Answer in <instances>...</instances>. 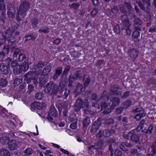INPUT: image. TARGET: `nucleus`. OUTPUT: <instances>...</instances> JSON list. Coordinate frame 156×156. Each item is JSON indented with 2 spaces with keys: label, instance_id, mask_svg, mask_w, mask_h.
Masks as SVG:
<instances>
[{
  "label": "nucleus",
  "instance_id": "f257e3e1",
  "mask_svg": "<svg viewBox=\"0 0 156 156\" xmlns=\"http://www.w3.org/2000/svg\"><path fill=\"white\" fill-rule=\"evenodd\" d=\"M90 105L87 99L83 100L81 98H78L74 106V110L75 112H79L81 108H83L84 113L86 114L91 115L93 112L90 109Z\"/></svg>",
  "mask_w": 156,
  "mask_h": 156
},
{
  "label": "nucleus",
  "instance_id": "f03ea898",
  "mask_svg": "<svg viewBox=\"0 0 156 156\" xmlns=\"http://www.w3.org/2000/svg\"><path fill=\"white\" fill-rule=\"evenodd\" d=\"M44 90L46 93H50L51 95L52 96L57 95L58 98L61 97L62 93V87L52 81H50L45 85Z\"/></svg>",
  "mask_w": 156,
  "mask_h": 156
},
{
  "label": "nucleus",
  "instance_id": "7ed1b4c3",
  "mask_svg": "<svg viewBox=\"0 0 156 156\" xmlns=\"http://www.w3.org/2000/svg\"><path fill=\"white\" fill-rule=\"evenodd\" d=\"M115 131L112 128H108L105 129H101L96 134L98 139L104 137L105 138L110 137L115 133Z\"/></svg>",
  "mask_w": 156,
  "mask_h": 156
},
{
  "label": "nucleus",
  "instance_id": "20e7f679",
  "mask_svg": "<svg viewBox=\"0 0 156 156\" xmlns=\"http://www.w3.org/2000/svg\"><path fill=\"white\" fill-rule=\"evenodd\" d=\"M82 78V73L81 70H76L74 74H71L69 75L68 77V83L71 84V85H74L75 87V81L77 79L81 80Z\"/></svg>",
  "mask_w": 156,
  "mask_h": 156
},
{
  "label": "nucleus",
  "instance_id": "39448f33",
  "mask_svg": "<svg viewBox=\"0 0 156 156\" xmlns=\"http://www.w3.org/2000/svg\"><path fill=\"white\" fill-rule=\"evenodd\" d=\"M33 73L31 71L28 72L25 74L24 76V80L26 81L27 84L30 83L32 80L33 81V83L34 87H36L38 84L37 81V77H33Z\"/></svg>",
  "mask_w": 156,
  "mask_h": 156
},
{
  "label": "nucleus",
  "instance_id": "423d86ee",
  "mask_svg": "<svg viewBox=\"0 0 156 156\" xmlns=\"http://www.w3.org/2000/svg\"><path fill=\"white\" fill-rule=\"evenodd\" d=\"M4 35L5 36L6 41H7L9 43H11L12 45L15 43L16 41V38L14 37L13 33L11 32L10 29L6 30L4 33Z\"/></svg>",
  "mask_w": 156,
  "mask_h": 156
},
{
  "label": "nucleus",
  "instance_id": "0eeeda50",
  "mask_svg": "<svg viewBox=\"0 0 156 156\" xmlns=\"http://www.w3.org/2000/svg\"><path fill=\"white\" fill-rule=\"evenodd\" d=\"M7 16L10 19H13L15 17L16 10L14 5L11 3H9L7 5Z\"/></svg>",
  "mask_w": 156,
  "mask_h": 156
},
{
  "label": "nucleus",
  "instance_id": "6e6552de",
  "mask_svg": "<svg viewBox=\"0 0 156 156\" xmlns=\"http://www.w3.org/2000/svg\"><path fill=\"white\" fill-rule=\"evenodd\" d=\"M103 120L101 117H99L96 121L93 122L92 124V128L90 131L93 134L97 132L99 127L102 124V121Z\"/></svg>",
  "mask_w": 156,
  "mask_h": 156
},
{
  "label": "nucleus",
  "instance_id": "1a4fd4ad",
  "mask_svg": "<svg viewBox=\"0 0 156 156\" xmlns=\"http://www.w3.org/2000/svg\"><path fill=\"white\" fill-rule=\"evenodd\" d=\"M30 6V4L28 1L24 0L21 2L18 10L26 15L27 12L29 10Z\"/></svg>",
  "mask_w": 156,
  "mask_h": 156
},
{
  "label": "nucleus",
  "instance_id": "9d476101",
  "mask_svg": "<svg viewBox=\"0 0 156 156\" xmlns=\"http://www.w3.org/2000/svg\"><path fill=\"white\" fill-rule=\"evenodd\" d=\"M139 52L135 48H132L128 51V56L133 62L136 60L138 55Z\"/></svg>",
  "mask_w": 156,
  "mask_h": 156
},
{
  "label": "nucleus",
  "instance_id": "9b49d317",
  "mask_svg": "<svg viewBox=\"0 0 156 156\" xmlns=\"http://www.w3.org/2000/svg\"><path fill=\"white\" fill-rule=\"evenodd\" d=\"M60 81L59 82L58 85L59 87L61 86L62 88V92L64 90L65 86L68 83V78H67V76L63 75H61L60 79Z\"/></svg>",
  "mask_w": 156,
  "mask_h": 156
},
{
  "label": "nucleus",
  "instance_id": "f8f14e48",
  "mask_svg": "<svg viewBox=\"0 0 156 156\" xmlns=\"http://www.w3.org/2000/svg\"><path fill=\"white\" fill-rule=\"evenodd\" d=\"M110 100L112 102V105L110 106L111 108L113 109L118 106L120 102V99L117 97H114L112 98L111 97Z\"/></svg>",
  "mask_w": 156,
  "mask_h": 156
},
{
  "label": "nucleus",
  "instance_id": "ddd939ff",
  "mask_svg": "<svg viewBox=\"0 0 156 156\" xmlns=\"http://www.w3.org/2000/svg\"><path fill=\"white\" fill-rule=\"evenodd\" d=\"M105 142L108 144H110L109 145L108 150L111 153V156H113V149L112 147V144L116 143V140L111 138H109L106 140Z\"/></svg>",
  "mask_w": 156,
  "mask_h": 156
},
{
  "label": "nucleus",
  "instance_id": "4468645a",
  "mask_svg": "<svg viewBox=\"0 0 156 156\" xmlns=\"http://www.w3.org/2000/svg\"><path fill=\"white\" fill-rule=\"evenodd\" d=\"M143 23L142 20L139 18L137 17L135 21L133 22V26L134 29L139 30L141 31V27H140Z\"/></svg>",
  "mask_w": 156,
  "mask_h": 156
},
{
  "label": "nucleus",
  "instance_id": "2eb2a0df",
  "mask_svg": "<svg viewBox=\"0 0 156 156\" xmlns=\"http://www.w3.org/2000/svg\"><path fill=\"white\" fill-rule=\"evenodd\" d=\"M85 90V89H83V85L79 83L76 86V87L73 91V93L76 95H79L83 92Z\"/></svg>",
  "mask_w": 156,
  "mask_h": 156
},
{
  "label": "nucleus",
  "instance_id": "dca6fc26",
  "mask_svg": "<svg viewBox=\"0 0 156 156\" xmlns=\"http://www.w3.org/2000/svg\"><path fill=\"white\" fill-rule=\"evenodd\" d=\"M52 67L51 63H49L48 65L45 67L41 72V76H48L50 72Z\"/></svg>",
  "mask_w": 156,
  "mask_h": 156
},
{
  "label": "nucleus",
  "instance_id": "f3484780",
  "mask_svg": "<svg viewBox=\"0 0 156 156\" xmlns=\"http://www.w3.org/2000/svg\"><path fill=\"white\" fill-rule=\"evenodd\" d=\"M67 87H68V89H67V87L66 88H65L64 89H65V91L63 93V97L64 98V99H66L71 91L73 90L75 87L74 85L72 86L71 84L69 83H68L67 85Z\"/></svg>",
  "mask_w": 156,
  "mask_h": 156
},
{
  "label": "nucleus",
  "instance_id": "a211bd4d",
  "mask_svg": "<svg viewBox=\"0 0 156 156\" xmlns=\"http://www.w3.org/2000/svg\"><path fill=\"white\" fill-rule=\"evenodd\" d=\"M8 148L11 151H14L18 147L17 141L15 140H12L9 141L8 144Z\"/></svg>",
  "mask_w": 156,
  "mask_h": 156
},
{
  "label": "nucleus",
  "instance_id": "6ab92c4d",
  "mask_svg": "<svg viewBox=\"0 0 156 156\" xmlns=\"http://www.w3.org/2000/svg\"><path fill=\"white\" fill-rule=\"evenodd\" d=\"M140 135L139 133H133L130 137V140L136 144H140Z\"/></svg>",
  "mask_w": 156,
  "mask_h": 156
},
{
  "label": "nucleus",
  "instance_id": "aec40b11",
  "mask_svg": "<svg viewBox=\"0 0 156 156\" xmlns=\"http://www.w3.org/2000/svg\"><path fill=\"white\" fill-rule=\"evenodd\" d=\"M48 81V78L46 77L45 76H41L39 78L38 82L39 87H44V88L45 86L44 85L46 84Z\"/></svg>",
  "mask_w": 156,
  "mask_h": 156
},
{
  "label": "nucleus",
  "instance_id": "412c9836",
  "mask_svg": "<svg viewBox=\"0 0 156 156\" xmlns=\"http://www.w3.org/2000/svg\"><path fill=\"white\" fill-rule=\"evenodd\" d=\"M62 71V68L58 67L55 70V73L52 76V78L54 80H57L58 77L61 75Z\"/></svg>",
  "mask_w": 156,
  "mask_h": 156
},
{
  "label": "nucleus",
  "instance_id": "4be33fe9",
  "mask_svg": "<svg viewBox=\"0 0 156 156\" xmlns=\"http://www.w3.org/2000/svg\"><path fill=\"white\" fill-rule=\"evenodd\" d=\"M9 67L6 65L5 64H0V70L3 75H6L9 73Z\"/></svg>",
  "mask_w": 156,
  "mask_h": 156
},
{
  "label": "nucleus",
  "instance_id": "5701e85b",
  "mask_svg": "<svg viewBox=\"0 0 156 156\" xmlns=\"http://www.w3.org/2000/svg\"><path fill=\"white\" fill-rule=\"evenodd\" d=\"M90 118L88 117H86L83 121V129L86 131L88 126L90 124Z\"/></svg>",
  "mask_w": 156,
  "mask_h": 156
},
{
  "label": "nucleus",
  "instance_id": "b1692460",
  "mask_svg": "<svg viewBox=\"0 0 156 156\" xmlns=\"http://www.w3.org/2000/svg\"><path fill=\"white\" fill-rule=\"evenodd\" d=\"M112 95L111 93H109L106 90H104L103 91V92L101 93L100 99H101L108 100H110L111 98L110 96H111Z\"/></svg>",
  "mask_w": 156,
  "mask_h": 156
},
{
  "label": "nucleus",
  "instance_id": "393cba45",
  "mask_svg": "<svg viewBox=\"0 0 156 156\" xmlns=\"http://www.w3.org/2000/svg\"><path fill=\"white\" fill-rule=\"evenodd\" d=\"M48 114H50L54 117L58 116V113L56 108L54 105H52L50 107L49 111L48 112Z\"/></svg>",
  "mask_w": 156,
  "mask_h": 156
},
{
  "label": "nucleus",
  "instance_id": "a878e982",
  "mask_svg": "<svg viewBox=\"0 0 156 156\" xmlns=\"http://www.w3.org/2000/svg\"><path fill=\"white\" fill-rule=\"evenodd\" d=\"M26 15L22 13L21 12L17 10L16 13V19L17 22H19L22 20V19L24 18L26 16Z\"/></svg>",
  "mask_w": 156,
  "mask_h": 156
},
{
  "label": "nucleus",
  "instance_id": "bb28decb",
  "mask_svg": "<svg viewBox=\"0 0 156 156\" xmlns=\"http://www.w3.org/2000/svg\"><path fill=\"white\" fill-rule=\"evenodd\" d=\"M19 26L20 25L17 23L16 22H14L11 25V29L9 27L6 30L10 29L11 32L14 33L15 31L18 28Z\"/></svg>",
  "mask_w": 156,
  "mask_h": 156
},
{
  "label": "nucleus",
  "instance_id": "cd10ccee",
  "mask_svg": "<svg viewBox=\"0 0 156 156\" xmlns=\"http://www.w3.org/2000/svg\"><path fill=\"white\" fill-rule=\"evenodd\" d=\"M132 105V101L129 99L124 101L122 104V106L125 110L128 109Z\"/></svg>",
  "mask_w": 156,
  "mask_h": 156
},
{
  "label": "nucleus",
  "instance_id": "c85d7f7f",
  "mask_svg": "<svg viewBox=\"0 0 156 156\" xmlns=\"http://www.w3.org/2000/svg\"><path fill=\"white\" fill-rule=\"evenodd\" d=\"M20 66L22 71L24 72H26L29 68V65L26 62L24 61Z\"/></svg>",
  "mask_w": 156,
  "mask_h": 156
},
{
  "label": "nucleus",
  "instance_id": "c756f323",
  "mask_svg": "<svg viewBox=\"0 0 156 156\" xmlns=\"http://www.w3.org/2000/svg\"><path fill=\"white\" fill-rule=\"evenodd\" d=\"M146 115V113L144 112H139L134 116V118L136 119V121H139L142 118L145 117Z\"/></svg>",
  "mask_w": 156,
  "mask_h": 156
},
{
  "label": "nucleus",
  "instance_id": "7c9ffc66",
  "mask_svg": "<svg viewBox=\"0 0 156 156\" xmlns=\"http://www.w3.org/2000/svg\"><path fill=\"white\" fill-rule=\"evenodd\" d=\"M133 33L132 36L133 38H136V40H135V42H139L140 40L138 39L140 34V32L139 31V30L135 29Z\"/></svg>",
  "mask_w": 156,
  "mask_h": 156
},
{
  "label": "nucleus",
  "instance_id": "2f4dec72",
  "mask_svg": "<svg viewBox=\"0 0 156 156\" xmlns=\"http://www.w3.org/2000/svg\"><path fill=\"white\" fill-rule=\"evenodd\" d=\"M65 107H68L67 104L66 102L60 103L58 105L57 107L59 110V115H61V112Z\"/></svg>",
  "mask_w": 156,
  "mask_h": 156
},
{
  "label": "nucleus",
  "instance_id": "473e14b6",
  "mask_svg": "<svg viewBox=\"0 0 156 156\" xmlns=\"http://www.w3.org/2000/svg\"><path fill=\"white\" fill-rule=\"evenodd\" d=\"M30 22L32 28H35L38 23V20L36 17L33 18L30 20Z\"/></svg>",
  "mask_w": 156,
  "mask_h": 156
},
{
  "label": "nucleus",
  "instance_id": "72a5a7b5",
  "mask_svg": "<svg viewBox=\"0 0 156 156\" xmlns=\"http://www.w3.org/2000/svg\"><path fill=\"white\" fill-rule=\"evenodd\" d=\"M9 136H3L0 138V142L3 145L8 144L9 140Z\"/></svg>",
  "mask_w": 156,
  "mask_h": 156
},
{
  "label": "nucleus",
  "instance_id": "f704fd0d",
  "mask_svg": "<svg viewBox=\"0 0 156 156\" xmlns=\"http://www.w3.org/2000/svg\"><path fill=\"white\" fill-rule=\"evenodd\" d=\"M1 156H10V154L9 151L5 148H2L0 152Z\"/></svg>",
  "mask_w": 156,
  "mask_h": 156
},
{
  "label": "nucleus",
  "instance_id": "c9c22d12",
  "mask_svg": "<svg viewBox=\"0 0 156 156\" xmlns=\"http://www.w3.org/2000/svg\"><path fill=\"white\" fill-rule=\"evenodd\" d=\"M46 63L42 61H38L35 66V68L36 69H41L43 68V67L45 66L46 65Z\"/></svg>",
  "mask_w": 156,
  "mask_h": 156
},
{
  "label": "nucleus",
  "instance_id": "e433bc0d",
  "mask_svg": "<svg viewBox=\"0 0 156 156\" xmlns=\"http://www.w3.org/2000/svg\"><path fill=\"white\" fill-rule=\"evenodd\" d=\"M104 142L103 140H100L95 144L96 149H102L104 145Z\"/></svg>",
  "mask_w": 156,
  "mask_h": 156
},
{
  "label": "nucleus",
  "instance_id": "4c0bfd02",
  "mask_svg": "<svg viewBox=\"0 0 156 156\" xmlns=\"http://www.w3.org/2000/svg\"><path fill=\"white\" fill-rule=\"evenodd\" d=\"M22 72V71L20 65H18L17 66L13 68V73L15 75L19 74Z\"/></svg>",
  "mask_w": 156,
  "mask_h": 156
},
{
  "label": "nucleus",
  "instance_id": "58836bf2",
  "mask_svg": "<svg viewBox=\"0 0 156 156\" xmlns=\"http://www.w3.org/2000/svg\"><path fill=\"white\" fill-rule=\"evenodd\" d=\"M113 30L114 32L117 34H120L121 33V29L119 24H117L113 27Z\"/></svg>",
  "mask_w": 156,
  "mask_h": 156
},
{
  "label": "nucleus",
  "instance_id": "ea45409f",
  "mask_svg": "<svg viewBox=\"0 0 156 156\" xmlns=\"http://www.w3.org/2000/svg\"><path fill=\"white\" fill-rule=\"evenodd\" d=\"M124 109L122 106H119L115 108V112L117 115L121 114L122 113Z\"/></svg>",
  "mask_w": 156,
  "mask_h": 156
},
{
  "label": "nucleus",
  "instance_id": "a19ab883",
  "mask_svg": "<svg viewBox=\"0 0 156 156\" xmlns=\"http://www.w3.org/2000/svg\"><path fill=\"white\" fill-rule=\"evenodd\" d=\"M156 84V79L153 77L149 78L147 81V84L148 86H151V85Z\"/></svg>",
  "mask_w": 156,
  "mask_h": 156
},
{
  "label": "nucleus",
  "instance_id": "79ce46f5",
  "mask_svg": "<svg viewBox=\"0 0 156 156\" xmlns=\"http://www.w3.org/2000/svg\"><path fill=\"white\" fill-rule=\"evenodd\" d=\"M13 83L15 86H17L20 84L22 83L23 81L22 79L15 78L13 80Z\"/></svg>",
  "mask_w": 156,
  "mask_h": 156
},
{
  "label": "nucleus",
  "instance_id": "37998d69",
  "mask_svg": "<svg viewBox=\"0 0 156 156\" xmlns=\"http://www.w3.org/2000/svg\"><path fill=\"white\" fill-rule=\"evenodd\" d=\"M5 10H2L1 15L0 16V21L2 23H5Z\"/></svg>",
  "mask_w": 156,
  "mask_h": 156
},
{
  "label": "nucleus",
  "instance_id": "c03bdc74",
  "mask_svg": "<svg viewBox=\"0 0 156 156\" xmlns=\"http://www.w3.org/2000/svg\"><path fill=\"white\" fill-rule=\"evenodd\" d=\"M90 81L91 79L89 76H88L85 79L83 83L84 88V89H85L86 88L88 87Z\"/></svg>",
  "mask_w": 156,
  "mask_h": 156
},
{
  "label": "nucleus",
  "instance_id": "a18cd8bd",
  "mask_svg": "<svg viewBox=\"0 0 156 156\" xmlns=\"http://www.w3.org/2000/svg\"><path fill=\"white\" fill-rule=\"evenodd\" d=\"M34 87L32 84L29 83L28 85V90L27 93L28 95L31 94V93L34 91Z\"/></svg>",
  "mask_w": 156,
  "mask_h": 156
},
{
  "label": "nucleus",
  "instance_id": "49530a36",
  "mask_svg": "<svg viewBox=\"0 0 156 156\" xmlns=\"http://www.w3.org/2000/svg\"><path fill=\"white\" fill-rule=\"evenodd\" d=\"M8 84V81L5 79L3 78H0V86L5 87Z\"/></svg>",
  "mask_w": 156,
  "mask_h": 156
},
{
  "label": "nucleus",
  "instance_id": "de8ad7c7",
  "mask_svg": "<svg viewBox=\"0 0 156 156\" xmlns=\"http://www.w3.org/2000/svg\"><path fill=\"white\" fill-rule=\"evenodd\" d=\"M124 4L126 8V7L127 9L128 12H131L133 9L131 3L128 2H124Z\"/></svg>",
  "mask_w": 156,
  "mask_h": 156
},
{
  "label": "nucleus",
  "instance_id": "09e8293b",
  "mask_svg": "<svg viewBox=\"0 0 156 156\" xmlns=\"http://www.w3.org/2000/svg\"><path fill=\"white\" fill-rule=\"evenodd\" d=\"M44 97V94L42 92H38L35 94V98L37 100H41Z\"/></svg>",
  "mask_w": 156,
  "mask_h": 156
},
{
  "label": "nucleus",
  "instance_id": "8fccbe9b",
  "mask_svg": "<svg viewBox=\"0 0 156 156\" xmlns=\"http://www.w3.org/2000/svg\"><path fill=\"white\" fill-rule=\"evenodd\" d=\"M71 66L69 65H68L63 70V71L62 72L61 75L64 76H67L68 75V73L70 69Z\"/></svg>",
  "mask_w": 156,
  "mask_h": 156
},
{
  "label": "nucleus",
  "instance_id": "3c124183",
  "mask_svg": "<svg viewBox=\"0 0 156 156\" xmlns=\"http://www.w3.org/2000/svg\"><path fill=\"white\" fill-rule=\"evenodd\" d=\"M122 154H123L121 151L116 149L114 151V150H113V156H122ZM110 156H111V154Z\"/></svg>",
  "mask_w": 156,
  "mask_h": 156
},
{
  "label": "nucleus",
  "instance_id": "603ef678",
  "mask_svg": "<svg viewBox=\"0 0 156 156\" xmlns=\"http://www.w3.org/2000/svg\"><path fill=\"white\" fill-rule=\"evenodd\" d=\"M115 121L114 120L111 118H109L106 119L105 122V123L106 125L109 126L111 124L114 123Z\"/></svg>",
  "mask_w": 156,
  "mask_h": 156
},
{
  "label": "nucleus",
  "instance_id": "864d4df0",
  "mask_svg": "<svg viewBox=\"0 0 156 156\" xmlns=\"http://www.w3.org/2000/svg\"><path fill=\"white\" fill-rule=\"evenodd\" d=\"M110 88L109 90L110 93H111L116 90H119L120 87L118 85L113 84L110 86Z\"/></svg>",
  "mask_w": 156,
  "mask_h": 156
},
{
  "label": "nucleus",
  "instance_id": "5fc2aeb1",
  "mask_svg": "<svg viewBox=\"0 0 156 156\" xmlns=\"http://www.w3.org/2000/svg\"><path fill=\"white\" fill-rule=\"evenodd\" d=\"M151 148L152 149V152L155 155L156 154V140L152 143Z\"/></svg>",
  "mask_w": 156,
  "mask_h": 156
},
{
  "label": "nucleus",
  "instance_id": "6e6d98bb",
  "mask_svg": "<svg viewBox=\"0 0 156 156\" xmlns=\"http://www.w3.org/2000/svg\"><path fill=\"white\" fill-rule=\"evenodd\" d=\"M91 99L95 101H99L100 100V97H99L96 93H94L92 94L91 97Z\"/></svg>",
  "mask_w": 156,
  "mask_h": 156
},
{
  "label": "nucleus",
  "instance_id": "4d7b16f0",
  "mask_svg": "<svg viewBox=\"0 0 156 156\" xmlns=\"http://www.w3.org/2000/svg\"><path fill=\"white\" fill-rule=\"evenodd\" d=\"M34 152V149L31 148H27L23 152L26 154L27 155H29L33 153Z\"/></svg>",
  "mask_w": 156,
  "mask_h": 156
},
{
  "label": "nucleus",
  "instance_id": "13d9d810",
  "mask_svg": "<svg viewBox=\"0 0 156 156\" xmlns=\"http://www.w3.org/2000/svg\"><path fill=\"white\" fill-rule=\"evenodd\" d=\"M39 103H35L32 104L31 107L34 108V109H39L40 110L42 109V108L41 106L39 105Z\"/></svg>",
  "mask_w": 156,
  "mask_h": 156
},
{
  "label": "nucleus",
  "instance_id": "bf43d9fd",
  "mask_svg": "<svg viewBox=\"0 0 156 156\" xmlns=\"http://www.w3.org/2000/svg\"><path fill=\"white\" fill-rule=\"evenodd\" d=\"M99 12L97 8H94L91 11L90 15L93 18L95 17Z\"/></svg>",
  "mask_w": 156,
  "mask_h": 156
},
{
  "label": "nucleus",
  "instance_id": "052dcab7",
  "mask_svg": "<svg viewBox=\"0 0 156 156\" xmlns=\"http://www.w3.org/2000/svg\"><path fill=\"white\" fill-rule=\"evenodd\" d=\"M9 45H5L2 49V51H1L2 53H4V54L7 55L8 54L9 51Z\"/></svg>",
  "mask_w": 156,
  "mask_h": 156
},
{
  "label": "nucleus",
  "instance_id": "680f3d73",
  "mask_svg": "<svg viewBox=\"0 0 156 156\" xmlns=\"http://www.w3.org/2000/svg\"><path fill=\"white\" fill-rule=\"evenodd\" d=\"M119 9L120 11V12L124 14V15L127 14V10L126 9V7L125 5H122L120 7Z\"/></svg>",
  "mask_w": 156,
  "mask_h": 156
},
{
  "label": "nucleus",
  "instance_id": "e2e57ef3",
  "mask_svg": "<svg viewBox=\"0 0 156 156\" xmlns=\"http://www.w3.org/2000/svg\"><path fill=\"white\" fill-rule=\"evenodd\" d=\"M24 38H27V40L29 41L30 40L35 41L36 39V37L33 35L30 34L25 35Z\"/></svg>",
  "mask_w": 156,
  "mask_h": 156
},
{
  "label": "nucleus",
  "instance_id": "0e129e2a",
  "mask_svg": "<svg viewBox=\"0 0 156 156\" xmlns=\"http://www.w3.org/2000/svg\"><path fill=\"white\" fill-rule=\"evenodd\" d=\"M2 34V38L0 37V47L6 42L5 36L4 35L3 33Z\"/></svg>",
  "mask_w": 156,
  "mask_h": 156
},
{
  "label": "nucleus",
  "instance_id": "69168bd1",
  "mask_svg": "<svg viewBox=\"0 0 156 156\" xmlns=\"http://www.w3.org/2000/svg\"><path fill=\"white\" fill-rule=\"evenodd\" d=\"M26 57L24 54L20 53L19 55V57L16 59L19 62H21L23 61V60L25 59Z\"/></svg>",
  "mask_w": 156,
  "mask_h": 156
},
{
  "label": "nucleus",
  "instance_id": "338daca9",
  "mask_svg": "<svg viewBox=\"0 0 156 156\" xmlns=\"http://www.w3.org/2000/svg\"><path fill=\"white\" fill-rule=\"evenodd\" d=\"M136 3L138 4L140 8L143 11H145V8L144 5L142 2L140 0H137L136 1Z\"/></svg>",
  "mask_w": 156,
  "mask_h": 156
},
{
  "label": "nucleus",
  "instance_id": "774afa93",
  "mask_svg": "<svg viewBox=\"0 0 156 156\" xmlns=\"http://www.w3.org/2000/svg\"><path fill=\"white\" fill-rule=\"evenodd\" d=\"M119 90H116L113 91L110 93L111 95L113 96H121L122 94V93L121 91Z\"/></svg>",
  "mask_w": 156,
  "mask_h": 156
}]
</instances>
